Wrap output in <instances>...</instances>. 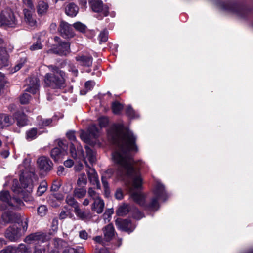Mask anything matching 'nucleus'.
Returning <instances> with one entry per match:
<instances>
[{"mask_svg":"<svg viewBox=\"0 0 253 253\" xmlns=\"http://www.w3.org/2000/svg\"><path fill=\"white\" fill-rule=\"evenodd\" d=\"M108 137L116 144V147L112 152L113 162L118 166L116 173L120 176H126L129 180L126 183L132 198L137 204L146 209L155 211L159 207V200L165 201L167 197L164 186L157 182L153 190V197L148 205L146 204V195L141 192L143 187V179L135 170L134 162L130 152H138L135 143L136 137L132 131L124 127L123 125H113L108 131Z\"/></svg>","mask_w":253,"mask_h":253,"instance_id":"f257e3e1","label":"nucleus"},{"mask_svg":"<svg viewBox=\"0 0 253 253\" xmlns=\"http://www.w3.org/2000/svg\"><path fill=\"white\" fill-rule=\"evenodd\" d=\"M23 204L19 198H11L7 191H2L0 192V206L3 209H16Z\"/></svg>","mask_w":253,"mask_h":253,"instance_id":"f03ea898","label":"nucleus"},{"mask_svg":"<svg viewBox=\"0 0 253 253\" xmlns=\"http://www.w3.org/2000/svg\"><path fill=\"white\" fill-rule=\"evenodd\" d=\"M17 24L13 12L10 9L3 10L0 16V26L14 27Z\"/></svg>","mask_w":253,"mask_h":253,"instance_id":"7ed1b4c3","label":"nucleus"},{"mask_svg":"<svg viewBox=\"0 0 253 253\" xmlns=\"http://www.w3.org/2000/svg\"><path fill=\"white\" fill-rule=\"evenodd\" d=\"M49 86H51L53 88L62 87L65 83L63 73L56 68L54 71L53 76L49 77Z\"/></svg>","mask_w":253,"mask_h":253,"instance_id":"20e7f679","label":"nucleus"},{"mask_svg":"<svg viewBox=\"0 0 253 253\" xmlns=\"http://www.w3.org/2000/svg\"><path fill=\"white\" fill-rule=\"evenodd\" d=\"M90 4L92 10L95 12L100 13L103 16H106L108 14V7L103 4L101 0H91Z\"/></svg>","mask_w":253,"mask_h":253,"instance_id":"39448f33","label":"nucleus"},{"mask_svg":"<svg viewBox=\"0 0 253 253\" xmlns=\"http://www.w3.org/2000/svg\"><path fill=\"white\" fill-rule=\"evenodd\" d=\"M22 236L20 229L14 224L7 228L5 232V237L12 242L17 241Z\"/></svg>","mask_w":253,"mask_h":253,"instance_id":"423d86ee","label":"nucleus"},{"mask_svg":"<svg viewBox=\"0 0 253 253\" xmlns=\"http://www.w3.org/2000/svg\"><path fill=\"white\" fill-rule=\"evenodd\" d=\"M46 241V234L42 233H35L27 236L24 239V242L28 244L36 243L41 244Z\"/></svg>","mask_w":253,"mask_h":253,"instance_id":"0eeeda50","label":"nucleus"},{"mask_svg":"<svg viewBox=\"0 0 253 253\" xmlns=\"http://www.w3.org/2000/svg\"><path fill=\"white\" fill-rule=\"evenodd\" d=\"M21 171L20 175V181L21 186L23 188L28 187L32 182L33 178L34 177V174L33 172L25 171Z\"/></svg>","mask_w":253,"mask_h":253,"instance_id":"6e6552de","label":"nucleus"},{"mask_svg":"<svg viewBox=\"0 0 253 253\" xmlns=\"http://www.w3.org/2000/svg\"><path fill=\"white\" fill-rule=\"evenodd\" d=\"M115 224L118 228L121 230L125 231L127 232H132L135 228V225H133L132 223L128 219H122L118 218L115 221Z\"/></svg>","mask_w":253,"mask_h":253,"instance_id":"1a4fd4ad","label":"nucleus"},{"mask_svg":"<svg viewBox=\"0 0 253 253\" xmlns=\"http://www.w3.org/2000/svg\"><path fill=\"white\" fill-rule=\"evenodd\" d=\"M59 32L61 36L65 38H72L75 35L72 25L64 21L60 23Z\"/></svg>","mask_w":253,"mask_h":253,"instance_id":"9d476101","label":"nucleus"},{"mask_svg":"<svg viewBox=\"0 0 253 253\" xmlns=\"http://www.w3.org/2000/svg\"><path fill=\"white\" fill-rule=\"evenodd\" d=\"M51 52L60 55H66L70 53V44L68 42L59 43L50 50Z\"/></svg>","mask_w":253,"mask_h":253,"instance_id":"9b49d317","label":"nucleus"},{"mask_svg":"<svg viewBox=\"0 0 253 253\" xmlns=\"http://www.w3.org/2000/svg\"><path fill=\"white\" fill-rule=\"evenodd\" d=\"M4 43V41L0 38V60L2 66L8 65L9 55L4 48L1 46Z\"/></svg>","mask_w":253,"mask_h":253,"instance_id":"f8f14e48","label":"nucleus"},{"mask_svg":"<svg viewBox=\"0 0 253 253\" xmlns=\"http://www.w3.org/2000/svg\"><path fill=\"white\" fill-rule=\"evenodd\" d=\"M37 164L42 175H46L47 173V158L45 156H41L37 160Z\"/></svg>","mask_w":253,"mask_h":253,"instance_id":"ddd939ff","label":"nucleus"},{"mask_svg":"<svg viewBox=\"0 0 253 253\" xmlns=\"http://www.w3.org/2000/svg\"><path fill=\"white\" fill-rule=\"evenodd\" d=\"M104 205L103 200L99 197L94 201L92 205V211H94L97 213H102L104 208Z\"/></svg>","mask_w":253,"mask_h":253,"instance_id":"4468645a","label":"nucleus"},{"mask_svg":"<svg viewBox=\"0 0 253 253\" xmlns=\"http://www.w3.org/2000/svg\"><path fill=\"white\" fill-rule=\"evenodd\" d=\"M88 177L90 182L95 185L97 189H100V184L98 178L97 173L94 169H90L88 172Z\"/></svg>","mask_w":253,"mask_h":253,"instance_id":"2eb2a0df","label":"nucleus"},{"mask_svg":"<svg viewBox=\"0 0 253 253\" xmlns=\"http://www.w3.org/2000/svg\"><path fill=\"white\" fill-rule=\"evenodd\" d=\"M17 121V125L19 126H23L28 124V120L24 113L18 111L14 115Z\"/></svg>","mask_w":253,"mask_h":253,"instance_id":"dca6fc26","label":"nucleus"},{"mask_svg":"<svg viewBox=\"0 0 253 253\" xmlns=\"http://www.w3.org/2000/svg\"><path fill=\"white\" fill-rule=\"evenodd\" d=\"M29 86L26 89V91L32 94H36L39 89V84L36 78L30 79Z\"/></svg>","mask_w":253,"mask_h":253,"instance_id":"f3484780","label":"nucleus"},{"mask_svg":"<svg viewBox=\"0 0 253 253\" xmlns=\"http://www.w3.org/2000/svg\"><path fill=\"white\" fill-rule=\"evenodd\" d=\"M79 7L75 3H69L65 7V13L69 16L75 17L78 14Z\"/></svg>","mask_w":253,"mask_h":253,"instance_id":"a211bd4d","label":"nucleus"},{"mask_svg":"<svg viewBox=\"0 0 253 253\" xmlns=\"http://www.w3.org/2000/svg\"><path fill=\"white\" fill-rule=\"evenodd\" d=\"M76 60L79 64L86 67H90L92 64V58L90 56H78L76 57Z\"/></svg>","mask_w":253,"mask_h":253,"instance_id":"6ab92c4d","label":"nucleus"},{"mask_svg":"<svg viewBox=\"0 0 253 253\" xmlns=\"http://www.w3.org/2000/svg\"><path fill=\"white\" fill-rule=\"evenodd\" d=\"M103 233L106 240L109 241L112 239L114 236L113 225L112 224L107 225L104 228Z\"/></svg>","mask_w":253,"mask_h":253,"instance_id":"aec40b11","label":"nucleus"},{"mask_svg":"<svg viewBox=\"0 0 253 253\" xmlns=\"http://www.w3.org/2000/svg\"><path fill=\"white\" fill-rule=\"evenodd\" d=\"M25 20L26 23L31 27H33L36 25V21L33 18L31 11L30 10L24 9L23 10Z\"/></svg>","mask_w":253,"mask_h":253,"instance_id":"412c9836","label":"nucleus"},{"mask_svg":"<svg viewBox=\"0 0 253 253\" xmlns=\"http://www.w3.org/2000/svg\"><path fill=\"white\" fill-rule=\"evenodd\" d=\"M130 208L128 204H123L118 207L117 213L119 216H124L128 212Z\"/></svg>","mask_w":253,"mask_h":253,"instance_id":"4be33fe9","label":"nucleus"},{"mask_svg":"<svg viewBox=\"0 0 253 253\" xmlns=\"http://www.w3.org/2000/svg\"><path fill=\"white\" fill-rule=\"evenodd\" d=\"M86 157L91 164H94L96 161L95 152L93 151L88 146H85Z\"/></svg>","mask_w":253,"mask_h":253,"instance_id":"5701e85b","label":"nucleus"},{"mask_svg":"<svg viewBox=\"0 0 253 253\" xmlns=\"http://www.w3.org/2000/svg\"><path fill=\"white\" fill-rule=\"evenodd\" d=\"M86 194V190L85 187L83 186H78L75 188L74 194L75 197L81 198L85 197Z\"/></svg>","mask_w":253,"mask_h":253,"instance_id":"b1692460","label":"nucleus"},{"mask_svg":"<svg viewBox=\"0 0 253 253\" xmlns=\"http://www.w3.org/2000/svg\"><path fill=\"white\" fill-rule=\"evenodd\" d=\"M47 10V5L42 0H39L37 11L40 15H42L46 13Z\"/></svg>","mask_w":253,"mask_h":253,"instance_id":"393cba45","label":"nucleus"},{"mask_svg":"<svg viewBox=\"0 0 253 253\" xmlns=\"http://www.w3.org/2000/svg\"><path fill=\"white\" fill-rule=\"evenodd\" d=\"M87 182V179L84 173L79 174L77 180V186L84 187Z\"/></svg>","mask_w":253,"mask_h":253,"instance_id":"a878e982","label":"nucleus"},{"mask_svg":"<svg viewBox=\"0 0 253 253\" xmlns=\"http://www.w3.org/2000/svg\"><path fill=\"white\" fill-rule=\"evenodd\" d=\"M80 137L85 143L92 144V143L91 141V137L89 132L87 133L84 131H81Z\"/></svg>","mask_w":253,"mask_h":253,"instance_id":"bb28decb","label":"nucleus"},{"mask_svg":"<svg viewBox=\"0 0 253 253\" xmlns=\"http://www.w3.org/2000/svg\"><path fill=\"white\" fill-rule=\"evenodd\" d=\"M37 134L38 132L37 129L33 128L27 131L26 139L29 141H31L35 139L37 136Z\"/></svg>","mask_w":253,"mask_h":253,"instance_id":"cd10ccee","label":"nucleus"},{"mask_svg":"<svg viewBox=\"0 0 253 253\" xmlns=\"http://www.w3.org/2000/svg\"><path fill=\"white\" fill-rule=\"evenodd\" d=\"M88 132L90 133L91 138H96L98 136L99 131L95 125H92L89 126L88 129Z\"/></svg>","mask_w":253,"mask_h":253,"instance_id":"c85d7f7f","label":"nucleus"},{"mask_svg":"<svg viewBox=\"0 0 253 253\" xmlns=\"http://www.w3.org/2000/svg\"><path fill=\"white\" fill-rule=\"evenodd\" d=\"M14 215L11 213L5 212L2 215V222L4 223H7L13 220Z\"/></svg>","mask_w":253,"mask_h":253,"instance_id":"c756f323","label":"nucleus"},{"mask_svg":"<svg viewBox=\"0 0 253 253\" xmlns=\"http://www.w3.org/2000/svg\"><path fill=\"white\" fill-rule=\"evenodd\" d=\"M0 118H1L4 126H8L13 122V120L6 114H0Z\"/></svg>","mask_w":253,"mask_h":253,"instance_id":"7c9ffc66","label":"nucleus"},{"mask_svg":"<svg viewBox=\"0 0 253 253\" xmlns=\"http://www.w3.org/2000/svg\"><path fill=\"white\" fill-rule=\"evenodd\" d=\"M47 189V183L46 181L42 182L38 187L37 190V194L39 196H41L44 193Z\"/></svg>","mask_w":253,"mask_h":253,"instance_id":"2f4dec72","label":"nucleus"},{"mask_svg":"<svg viewBox=\"0 0 253 253\" xmlns=\"http://www.w3.org/2000/svg\"><path fill=\"white\" fill-rule=\"evenodd\" d=\"M73 26L78 31H80L82 33L85 32L87 29L86 26L80 22L74 23Z\"/></svg>","mask_w":253,"mask_h":253,"instance_id":"473e14b6","label":"nucleus"},{"mask_svg":"<svg viewBox=\"0 0 253 253\" xmlns=\"http://www.w3.org/2000/svg\"><path fill=\"white\" fill-rule=\"evenodd\" d=\"M42 44L41 39H38L36 42L34 43L30 47L31 51H35L42 48Z\"/></svg>","mask_w":253,"mask_h":253,"instance_id":"72a5a7b5","label":"nucleus"},{"mask_svg":"<svg viewBox=\"0 0 253 253\" xmlns=\"http://www.w3.org/2000/svg\"><path fill=\"white\" fill-rule=\"evenodd\" d=\"M66 201L67 203L71 206L73 207L75 209L76 207H77L78 203L75 200V199L73 195H68L67 198L66 199Z\"/></svg>","mask_w":253,"mask_h":253,"instance_id":"f704fd0d","label":"nucleus"},{"mask_svg":"<svg viewBox=\"0 0 253 253\" xmlns=\"http://www.w3.org/2000/svg\"><path fill=\"white\" fill-rule=\"evenodd\" d=\"M126 113L127 116L130 117L131 118H137V117L139 116L138 113L133 110L130 106L127 107Z\"/></svg>","mask_w":253,"mask_h":253,"instance_id":"c9c22d12","label":"nucleus"},{"mask_svg":"<svg viewBox=\"0 0 253 253\" xmlns=\"http://www.w3.org/2000/svg\"><path fill=\"white\" fill-rule=\"evenodd\" d=\"M113 112L115 114H118L123 108L122 104L118 101H115L112 103Z\"/></svg>","mask_w":253,"mask_h":253,"instance_id":"e433bc0d","label":"nucleus"},{"mask_svg":"<svg viewBox=\"0 0 253 253\" xmlns=\"http://www.w3.org/2000/svg\"><path fill=\"white\" fill-rule=\"evenodd\" d=\"M29 249L24 244H20L18 247H16L15 253H27Z\"/></svg>","mask_w":253,"mask_h":253,"instance_id":"4c0bfd02","label":"nucleus"},{"mask_svg":"<svg viewBox=\"0 0 253 253\" xmlns=\"http://www.w3.org/2000/svg\"><path fill=\"white\" fill-rule=\"evenodd\" d=\"M51 155L52 158H54L55 161H57L61 155V153L59 148L55 147L54 149H52L51 152Z\"/></svg>","mask_w":253,"mask_h":253,"instance_id":"58836bf2","label":"nucleus"},{"mask_svg":"<svg viewBox=\"0 0 253 253\" xmlns=\"http://www.w3.org/2000/svg\"><path fill=\"white\" fill-rule=\"evenodd\" d=\"M113 209H108L106 211L105 213L103 214V218L105 221V222H109L110 220L111 216L112 214H113Z\"/></svg>","mask_w":253,"mask_h":253,"instance_id":"ea45409f","label":"nucleus"},{"mask_svg":"<svg viewBox=\"0 0 253 253\" xmlns=\"http://www.w3.org/2000/svg\"><path fill=\"white\" fill-rule=\"evenodd\" d=\"M31 96L29 94L24 93L20 97V103L23 104H27Z\"/></svg>","mask_w":253,"mask_h":253,"instance_id":"a19ab883","label":"nucleus"},{"mask_svg":"<svg viewBox=\"0 0 253 253\" xmlns=\"http://www.w3.org/2000/svg\"><path fill=\"white\" fill-rule=\"evenodd\" d=\"M18 181L17 180L14 179L13 181V185L12 187V190L15 193H20L22 191V189L21 187H18Z\"/></svg>","mask_w":253,"mask_h":253,"instance_id":"79ce46f5","label":"nucleus"},{"mask_svg":"<svg viewBox=\"0 0 253 253\" xmlns=\"http://www.w3.org/2000/svg\"><path fill=\"white\" fill-rule=\"evenodd\" d=\"M98 38L100 42L107 41L108 39V32L105 30L102 31L100 32Z\"/></svg>","mask_w":253,"mask_h":253,"instance_id":"37998d69","label":"nucleus"},{"mask_svg":"<svg viewBox=\"0 0 253 253\" xmlns=\"http://www.w3.org/2000/svg\"><path fill=\"white\" fill-rule=\"evenodd\" d=\"M55 198H56L57 199V201L55 202L53 201H51V203H50L52 207L59 206V205L60 204V201L61 200H62V199H63V195H62V194H56Z\"/></svg>","mask_w":253,"mask_h":253,"instance_id":"c03bdc74","label":"nucleus"},{"mask_svg":"<svg viewBox=\"0 0 253 253\" xmlns=\"http://www.w3.org/2000/svg\"><path fill=\"white\" fill-rule=\"evenodd\" d=\"M74 211L76 213V215L79 216L80 218L85 219L86 215L84 212H83L79 208L78 205L75 207Z\"/></svg>","mask_w":253,"mask_h":253,"instance_id":"a18cd8bd","label":"nucleus"},{"mask_svg":"<svg viewBox=\"0 0 253 253\" xmlns=\"http://www.w3.org/2000/svg\"><path fill=\"white\" fill-rule=\"evenodd\" d=\"M16 251V247L8 246L5 249L0 251V253H14Z\"/></svg>","mask_w":253,"mask_h":253,"instance_id":"49530a36","label":"nucleus"},{"mask_svg":"<svg viewBox=\"0 0 253 253\" xmlns=\"http://www.w3.org/2000/svg\"><path fill=\"white\" fill-rule=\"evenodd\" d=\"M47 211L46 207L45 205H42L38 209V214L41 216H44L46 215Z\"/></svg>","mask_w":253,"mask_h":253,"instance_id":"de8ad7c7","label":"nucleus"},{"mask_svg":"<svg viewBox=\"0 0 253 253\" xmlns=\"http://www.w3.org/2000/svg\"><path fill=\"white\" fill-rule=\"evenodd\" d=\"M88 194L89 196L92 198L94 201H95V199H97L99 197V195L92 188H89L88 190Z\"/></svg>","mask_w":253,"mask_h":253,"instance_id":"09e8293b","label":"nucleus"},{"mask_svg":"<svg viewBox=\"0 0 253 253\" xmlns=\"http://www.w3.org/2000/svg\"><path fill=\"white\" fill-rule=\"evenodd\" d=\"M98 123L100 127H105L108 123V118H106V117H100V118L98 119Z\"/></svg>","mask_w":253,"mask_h":253,"instance_id":"8fccbe9b","label":"nucleus"},{"mask_svg":"<svg viewBox=\"0 0 253 253\" xmlns=\"http://www.w3.org/2000/svg\"><path fill=\"white\" fill-rule=\"evenodd\" d=\"M58 221L57 219H54L51 223V229L50 234L55 233L58 229Z\"/></svg>","mask_w":253,"mask_h":253,"instance_id":"3c124183","label":"nucleus"},{"mask_svg":"<svg viewBox=\"0 0 253 253\" xmlns=\"http://www.w3.org/2000/svg\"><path fill=\"white\" fill-rule=\"evenodd\" d=\"M64 253H84V251L82 248H80L77 249L69 248L65 250Z\"/></svg>","mask_w":253,"mask_h":253,"instance_id":"603ef678","label":"nucleus"},{"mask_svg":"<svg viewBox=\"0 0 253 253\" xmlns=\"http://www.w3.org/2000/svg\"><path fill=\"white\" fill-rule=\"evenodd\" d=\"M26 61V59H21L20 62L16 64L14 67V69H13L14 70V71H13V72H15L19 70L23 66V65L25 63Z\"/></svg>","mask_w":253,"mask_h":253,"instance_id":"864d4df0","label":"nucleus"},{"mask_svg":"<svg viewBox=\"0 0 253 253\" xmlns=\"http://www.w3.org/2000/svg\"><path fill=\"white\" fill-rule=\"evenodd\" d=\"M70 215H71V214L69 211L62 210L59 214V218L60 219H65Z\"/></svg>","mask_w":253,"mask_h":253,"instance_id":"5fc2aeb1","label":"nucleus"},{"mask_svg":"<svg viewBox=\"0 0 253 253\" xmlns=\"http://www.w3.org/2000/svg\"><path fill=\"white\" fill-rule=\"evenodd\" d=\"M95 85V83L92 82V81H87L85 83V87L87 90H90Z\"/></svg>","mask_w":253,"mask_h":253,"instance_id":"6e6d98bb","label":"nucleus"},{"mask_svg":"<svg viewBox=\"0 0 253 253\" xmlns=\"http://www.w3.org/2000/svg\"><path fill=\"white\" fill-rule=\"evenodd\" d=\"M133 217L134 218L137 219H140L143 217V214L142 213L140 212L139 210L136 209L135 210L133 215Z\"/></svg>","mask_w":253,"mask_h":253,"instance_id":"4d7b16f0","label":"nucleus"},{"mask_svg":"<svg viewBox=\"0 0 253 253\" xmlns=\"http://www.w3.org/2000/svg\"><path fill=\"white\" fill-rule=\"evenodd\" d=\"M70 152L73 158L75 159H76L77 158L78 155L77 153V150H76L75 147L73 145V144L70 146Z\"/></svg>","mask_w":253,"mask_h":253,"instance_id":"13d9d810","label":"nucleus"},{"mask_svg":"<svg viewBox=\"0 0 253 253\" xmlns=\"http://www.w3.org/2000/svg\"><path fill=\"white\" fill-rule=\"evenodd\" d=\"M79 237L81 239L87 240L88 234L85 230H81L79 232Z\"/></svg>","mask_w":253,"mask_h":253,"instance_id":"bf43d9fd","label":"nucleus"},{"mask_svg":"<svg viewBox=\"0 0 253 253\" xmlns=\"http://www.w3.org/2000/svg\"><path fill=\"white\" fill-rule=\"evenodd\" d=\"M77 158L79 159H84V151L82 147H80L77 148Z\"/></svg>","mask_w":253,"mask_h":253,"instance_id":"052dcab7","label":"nucleus"},{"mask_svg":"<svg viewBox=\"0 0 253 253\" xmlns=\"http://www.w3.org/2000/svg\"><path fill=\"white\" fill-rule=\"evenodd\" d=\"M5 83V80L4 75L2 74H0V95H1L2 93L1 89L4 85Z\"/></svg>","mask_w":253,"mask_h":253,"instance_id":"680f3d73","label":"nucleus"},{"mask_svg":"<svg viewBox=\"0 0 253 253\" xmlns=\"http://www.w3.org/2000/svg\"><path fill=\"white\" fill-rule=\"evenodd\" d=\"M67 136L69 140L72 141H75L76 139L74 131H69L67 133Z\"/></svg>","mask_w":253,"mask_h":253,"instance_id":"e2e57ef3","label":"nucleus"},{"mask_svg":"<svg viewBox=\"0 0 253 253\" xmlns=\"http://www.w3.org/2000/svg\"><path fill=\"white\" fill-rule=\"evenodd\" d=\"M115 197L118 199H121L123 198V193L120 189H118L115 194Z\"/></svg>","mask_w":253,"mask_h":253,"instance_id":"0e129e2a","label":"nucleus"},{"mask_svg":"<svg viewBox=\"0 0 253 253\" xmlns=\"http://www.w3.org/2000/svg\"><path fill=\"white\" fill-rule=\"evenodd\" d=\"M23 2L29 8L34 9V7L31 0H22Z\"/></svg>","mask_w":253,"mask_h":253,"instance_id":"69168bd1","label":"nucleus"},{"mask_svg":"<svg viewBox=\"0 0 253 253\" xmlns=\"http://www.w3.org/2000/svg\"><path fill=\"white\" fill-rule=\"evenodd\" d=\"M46 249L45 248H39L38 246L35 247L34 253H45Z\"/></svg>","mask_w":253,"mask_h":253,"instance_id":"338daca9","label":"nucleus"},{"mask_svg":"<svg viewBox=\"0 0 253 253\" xmlns=\"http://www.w3.org/2000/svg\"><path fill=\"white\" fill-rule=\"evenodd\" d=\"M60 186L59 182L55 181L51 187V191H57L60 188Z\"/></svg>","mask_w":253,"mask_h":253,"instance_id":"774afa93","label":"nucleus"}]
</instances>
